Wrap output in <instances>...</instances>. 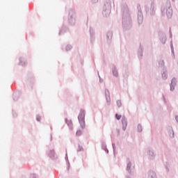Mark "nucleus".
I'll return each mask as SVG.
<instances>
[{
  "instance_id": "423d86ee",
  "label": "nucleus",
  "mask_w": 178,
  "mask_h": 178,
  "mask_svg": "<svg viewBox=\"0 0 178 178\" xmlns=\"http://www.w3.org/2000/svg\"><path fill=\"white\" fill-rule=\"evenodd\" d=\"M68 22L72 26L76 23V12L74 10L70 9L68 14Z\"/></svg>"
},
{
  "instance_id": "58836bf2",
  "label": "nucleus",
  "mask_w": 178,
  "mask_h": 178,
  "mask_svg": "<svg viewBox=\"0 0 178 178\" xmlns=\"http://www.w3.org/2000/svg\"><path fill=\"white\" fill-rule=\"evenodd\" d=\"M112 147H113V152L115 154V150L116 149V146L115 145V143H112Z\"/></svg>"
},
{
  "instance_id": "4be33fe9",
  "label": "nucleus",
  "mask_w": 178,
  "mask_h": 178,
  "mask_svg": "<svg viewBox=\"0 0 178 178\" xmlns=\"http://www.w3.org/2000/svg\"><path fill=\"white\" fill-rule=\"evenodd\" d=\"M19 65L20 66H26L27 65V62L26 61V60H24V58L22 57H20L19 58Z\"/></svg>"
},
{
  "instance_id": "4468645a",
  "label": "nucleus",
  "mask_w": 178,
  "mask_h": 178,
  "mask_svg": "<svg viewBox=\"0 0 178 178\" xmlns=\"http://www.w3.org/2000/svg\"><path fill=\"white\" fill-rule=\"evenodd\" d=\"M177 84V80L176 78H173L171 80V83H170V91H175V88L176 87Z\"/></svg>"
},
{
  "instance_id": "7ed1b4c3",
  "label": "nucleus",
  "mask_w": 178,
  "mask_h": 178,
  "mask_svg": "<svg viewBox=\"0 0 178 178\" xmlns=\"http://www.w3.org/2000/svg\"><path fill=\"white\" fill-rule=\"evenodd\" d=\"M111 9H112V1L111 0H106L102 10V15L104 17H109Z\"/></svg>"
},
{
  "instance_id": "2f4dec72",
  "label": "nucleus",
  "mask_w": 178,
  "mask_h": 178,
  "mask_svg": "<svg viewBox=\"0 0 178 178\" xmlns=\"http://www.w3.org/2000/svg\"><path fill=\"white\" fill-rule=\"evenodd\" d=\"M81 134H83V132L81 131V130H78L76 133V136H77V137H80Z\"/></svg>"
},
{
  "instance_id": "4c0bfd02",
  "label": "nucleus",
  "mask_w": 178,
  "mask_h": 178,
  "mask_svg": "<svg viewBox=\"0 0 178 178\" xmlns=\"http://www.w3.org/2000/svg\"><path fill=\"white\" fill-rule=\"evenodd\" d=\"M13 118H17V113L13 111Z\"/></svg>"
},
{
  "instance_id": "cd10ccee",
  "label": "nucleus",
  "mask_w": 178,
  "mask_h": 178,
  "mask_svg": "<svg viewBox=\"0 0 178 178\" xmlns=\"http://www.w3.org/2000/svg\"><path fill=\"white\" fill-rule=\"evenodd\" d=\"M116 105L118 108H121L122 106V100L119 99L116 101Z\"/></svg>"
},
{
  "instance_id": "9d476101",
  "label": "nucleus",
  "mask_w": 178,
  "mask_h": 178,
  "mask_svg": "<svg viewBox=\"0 0 178 178\" xmlns=\"http://www.w3.org/2000/svg\"><path fill=\"white\" fill-rule=\"evenodd\" d=\"M89 33L90 35V41L91 42H94L95 40V29L92 26H90Z\"/></svg>"
},
{
  "instance_id": "a18cd8bd",
  "label": "nucleus",
  "mask_w": 178,
  "mask_h": 178,
  "mask_svg": "<svg viewBox=\"0 0 178 178\" xmlns=\"http://www.w3.org/2000/svg\"><path fill=\"white\" fill-rule=\"evenodd\" d=\"M53 138H52V134H50V141H52Z\"/></svg>"
},
{
  "instance_id": "49530a36",
  "label": "nucleus",
  "mask_w": 178,
  "mask_h": 178,
  "mask_svg": "<svg viewBox=\"0 0 178 178\" xmlns=\"http://www.w3.org/2000/svg\"><path fill=\"white\" fill-rule=\"evenodd\" d=\"M175 120H176V122H178V115L175 116Z\"/></svg>"
},
{
  "instance_id": "8fccbe9b",
  "label": "nucleus",
  "mask_w": 178,
  "mask_h": 178,
  "mask_svg": "<svg viewBox=\"0 0 178 178\" xmlns=\"http://www.w3.org/2000/svg\"><path fill=\"white\" fill-rule=\"evenodd\" d=\"M175 0H172V1H174Z\"/></svg>"
},
{
  "instance_id": "72a5a7b5",
  "label": "nucleus",
  "mask_w": 178,
  "mask_h": 178,
  "mask_svg": "<svg viewBox=\"0 0 178 178\" xmlns=\"http://www.w3.org/2000/svg\"><path fill=\"white\" fill-rule=\"evenodd\" d=\"M115 118L117 119V120H120V119L122 118V115L116 113Z\"/></svg>"
},
{
  "instance_id": "473e14b6",
  "label": "nucleus",
  "mask_w": 178,
  "mask_h": 178,
  "mask_svg": "<svg viewBox=\"0 0 178 178\" xmlns=\"http://www.w3.org/2000/svg\"><path fill=\"white\" fill-rule=\"evenodd\" d=\"M165 170H166L167 173H169V168H170L169 164L166 163L165 165Z\"/></svg>"
},
{
  "instance_id": "ea45409f",
  "label": "nucleus",
  "mask_w": 178,
  "mask_h": 178,
  "mask_svg": "<svg viewBox=\"0 0 178 178\" xmlns=\"http://www.w3.org/2000/svg\"><path fill=\"white\" fill-rule=\"evenodd\" d=\"M116 131H117V133H118L117 136H120V129H116Z\"/></svg>"
},
{
  "instance_id": "f704fd0d",
  "label": "nucleus",
  "mask_w": 178,
  "mask_h": 178,
  "mask_svg": "<svg viewBox=\"0 0 178 178\" xmlns=\"http://www.w3.org/2000/svg\"><path fill=\"white\" fill-rule=\"evenodd\" d=\"M77 151L78 152H80V151H84V149L81 146H80V145H79Z\"/></svg>"
},
{
  "instance_id": "f8f14e48",
  "label": "nucleus",
  "mask_w": 178,
  "mask_h": 178,
  "mask_svg": "<svg viewBox=\"0 0 178 178\" xmlns=\"http://www.w3.org/2000/svg\"><path fill=\"white\" fill-rule=\"evenodd\" d=\"M47 155L50 159H56V152H55V149H49Z\"/></svg>"
},
{
  "instance_id": "6ab92c4d",
  "label": "nucleus",
  "mask_w": 178,
  "mask_h": 178,
  "mask_svg": "<svg viewBox=\"0 0 178 178\" xmlns=\"http://www.w3.org/2000/svg\"><path fill=\"white\" fill-rule=\"evenodd\" d=\"M163 80H166L168 79V70L165 69H163L161 73Z\"/></svg>"
},
{
  "instance_id": "ddd939ff",
  "label": "nucleus",
  "mask_w": 178,
  "mask_h": 178,
  "mask_svg": "<svg viewBox=\"0 0 178 178\" xmlns=\"http://www.w3.org/2000/svg\"><path fill=\"white\" fill-rule=\"evenodd\" d=\"M121 122L122 124V130L123 131H126V129H127V118L126 116H122Z\"/></svg>"
},
{
  "instance_id": "b1692460",
  "label": "nucleus",
  "mask_w": 178,
  "mask_h": 178,
  "mask_svg": "<svg viewBox=\"0 0 178 178\" xmlns=\"http://www.w3.org/2000/svg\"><path fill=\"white\" fill-rule=\"evenodd\" d=\"M147 178H157L156 173L154 171H149L148 172Z\"/></svg>"
},
{
  "instance_id": "aec40b11",
  "label": "nucleus",
  "mask_w": 178,
  "mask_h": 178,
  "mask_svg": "<svg viewBox=\"0 0 178 178\" xmlns=\"http://www.w3.org/2000/svg\"><path fill=\"white\" fill-rule=\"evenodd\" d=\"M21 93L19 91H16L13 93V99L17 101L20 98Z\"/></svg>"
},
{
  "instance_id": "f257e3e1",
  "label": "nucleus",
  "mask_w": 178,
  "mask_h": 178,
  "mask_svg": "<svg viewBox=\"0 0 178 178\" xmlns=\"http://www.w3.org/2000/svg\"><path fill=\"white\" fill-rule=\"evenodd\" d=\"M121 11L122 12V27L124 30H130L133 27V21L127 3H124L121 5Z\"/></svg>"
},
{
  "instance_id": "c03bdc74",
  "label": "nucleus",
  "mask_w": 178,
  "mask_h": 178,
  "mask_svg": "<svg viewBox=\"0 0 178 178\" xmlns=\"http://www.w3.org/2000/svg\"><path fill=\"white\" fill-rule=\"evenodd\" d=\"M98 76H99V82L102 83L103 81H102V79H101V76H99V74H98Z\"/></svg>"
},
{
  "instance_id": "5701e85b",
  "label": "nucleus",
  "mask_w": 178,
  "mask_h": 178,
  "mask_svg": "<svg viewBox=\"0 0 178 178\" xmlns=\"http://www.w3.org/2000/svg\"><path fill=\"white\" fill-rule=\"evenodd\" d=\"M168 134L170 138H175V131H173V129L172 127L169 128Z\"/></svg>"
},
{
  "instance_id": "2eb2a0df",
  "label": "nucleus",
  "mask_w": 178,
  "mask_h": 178,
  "mask_svg": "<svg viewBox=\"0 0 178 178\" xmlns=\"http://www.w3.org/2000/svg\"><path fill=\"white\" fill-rule=\"evenodd\" d=\"M111 70L114 77H119V72L118 71V67H116V65H113Z\"/></svg>"
},
{
  "instance_id": "09e8293b",
  "label": "nucleus",
  "mask_w": 178,
  "mask_h": 178,
  "mask_svg": "<svg viewBox=\"0 0 178 178\" xmlns=\"http://www.w3.org/2000/svg\"><path fill=\"white\" fill-rule=\"evenodd\" d=\"M126 178H131V177H130V176L127 175V176H126Z\"/></svg>"
},
{
  "instance_id": "f03ea898",
  "label": "nucleus",
  "mask_w": 178,
  "mask_h": 178,
  "mask_svg": "<svg viewBox=\"0 0 178 178\" xmlns=\"http://www.w3.org/2000/svg\"><path fill=\"white\" fill-rule=\"evenodd\" d=\"M161 10L162 16H166L168 19H172V16H173V10L172 9L170 1H167L163 3Z\"/></svg>"
},
{
  "instance_id": "de8ad7c7",
  "label": "nucleus",
  "mask_w": 178,
  "mask_h": 178,
  "mask_svg": "<svg viewBox=\"0 0 178 178\" xmlns=\"http://www.w3.org/2000/svg\"><path fill=\"white\" fill-rule=\"evenodd\" d=\"M170 38H172V32L170 31Z\"/></svg>"
},
{
  "instance_id": "9b49d317",
  "label": "nucleus",
  "mask_w": 178,
  "mask_h": 178,
  "mask_svg": "<svg viewBox=\"0 0 178 178\" xmlns=\"http://www.w3.org/2000/svg\"><path fill=\"white\" fill-rule=\"evenodd\" d=\"M104 94L106 97L107 106H109L111 105V93L109 92V90L105 89Z\"/></svg>"
},
{
  "instance_id": "39448f33",
  "label": "nucleus",
  "mask_w": 178,
  "mask_h": 178,
  "mask_svg": "<svg viewBox=\"0 0 178 178\" xmlns=\"http://www.w3.org/2000/svg\"><path fill=\"white\" fill-rule=\"evenodd\" d=\"M137 22L139 26L144 22V15L143 14V11L141 10V5L140 3L137 4Z\"/></svg>"
},
{
  "instance_id": "a19ab883",
  "label": "nucleus",
  "mask_w": 178,
  "mask_h": 178,
  "mask_svg": "<svg viewBox=\"0 0 178 178\" xmlns=\"http://www.w3.org/2000/svg\"><path fill=\"white\" fill-rule=\"evenodd\" d=\"M92 3H98V0H91Z\"/></svg>"
},
{
  "instance_id": "c85d7f7f",
  "label": "nucleus",
  "mask_w": 178,
  "mask_h": 178,
  "mask_svg": "<svg viewBox=\"0 0 178 178\" xmlns=\"http://www.w3.org/2000/svg\"><path fill=\"white\" fill-rule=\"evenodd\" d=\"M170 47H171V52H172V54L173 55V58H175V50L173 49V44L172 43V42L170 43Z\"/></svg>"
},
{
  "instance_id": "20e7f679",
  "label": "nucleus",
  "mask_w": 178,
  "mask_h": 178,
  "mask_svg": "<svg viewBox=\"0 0 178 178\" xmlns=\"http://www.w3.org/2000/svg\"><path fill=\"white\" fill-rule=\"evenodd\" d=\"M78 120L80 127L83 129H86V110L81 109L78 115Z\"/></svg>"
},
{
  "instance_id": "a878e982",
  "label": "nucleus",
  "mask_w": 178,
  "mask_h": 178,
  "mask_svg": "<svg viewBox=\"0 0 178 178\" xmlns=\"http://www.w3.org/2000/svg\"><path fill=\"white\" fill-rule=\"evenodd\" d=\"M65 161L67 163V169L69 170L70 168V163H69V158L67 157V153L65 154Z\"/></svg>"
},
{
  "instance_id": "bb28decb",
  "label": "nucleus",
  "mask_w": 178,
  "mask_h": 178,
  "mask_svg": "<svg viewBox=\"0 0 178 178\" xmlns=\"http://www.w3.org/2000/svg\"><path fill=\"white\" fill-rule=\"evenodd\" d=\"M137 130L138 133H141V131H143V126H141L140 124H138Z\"/></svg>"
},
{
  "instance_id": "79ce46f5",
  "label": "nucleus",
  "mask_w": 178,
  "mask_h": 178,
  "mask_svg": "<svg viewBox=\"0 0 178 178\" xmlns=\"http://www.w3.org/2000/svg\"><path fill=\"white\" fill-rule=\"evenodd\" d=\"M31 178H38V177H37L36 175L33 174V175H31Z\"/></svg>"
},
{
  "instance_id": "412c9836",
  "label": "nucleus",
  "mask_w": 178,
  "mask_h": 178,
  "mask_svg": "<svg viewBox=\"0 0 178 178\" xmlns=\"http://www.w3.org/2000/svg\"><path fill=\"white\" fill-rule=\"evenodd\" d=\"M159 67H161V69H166L165 67V60L163 59H161L159 60Z\"/></svg>"
},
{
  "instance_id": "1a4fd4ad",
  "label": "nucleus",
  "mask_w": 178,
  "mask_h": 178,
  "mask_svg": "<svg viewBox=\"0 0 178 178\" xmlns=\"http://www.w3.org/2000/svg\"><path fill=\"white\" fill-rule=\"evenodd\" d=\"M147 158L149 159H151L152 161H154V159H155V156H156V154H155V151L151 148H148L147 149Z\"/></svg>"
},
{
  "instance_id": "dca6fc26",
  "label": "nucleus",
  "mask_w": 178,
  "mask_h": 178,
  "mask_svg": "<svg viewBox=\"0 0 178 178\" xmlns=\"http://www.w3.org/2000/svg\"><path fill=\"white\" fill-rule=\"evenodd\" d=\"M113 35V32L109 31L106 33V41L108 44H111V41H112V37Z\"/></svg>"
},
{
  "instance_id": "c9c22d12",
  "label": "nucleus",
  "mask_w": 178,
  "mask_h": 178,
  "mask_svg": "<svg viewBox=\"0 0 178 178\" xmlns=\"http://www.w3.org/2000/svg\"><path fill=\"white\" fill-rule=\"evenodd\" d=\"M102 149H105L106 148V143H102Z\"/></svg>"
},
{
  "instance_id": "7c9ffc66",
  "label": "nucleus",
  "mask_w": 178,
  "mask_h": 178,
  "mask_svg": "<svg viewBox=\"0 0 178 178\" xmlns=\"http://www.w3.org/2000/svg\"><path fill=\"white\" fill-rule=\"evenodd\" d=\"M72 47L70 44H67L65 47V51H70V49H72Z\"/></svg>"
},
{
  "instance_id": "e433bc0d",
  "label": "nucleus",
  "mask_w": 178,
  "mask_h": 178,
  "mask_svg": "<svg viewBox=\"0 0 178 178\" xmlns=\"http://www.w3.org/2000/svg\"><path fill=\"white\" fill-rule=\"evenodd\" d=\"M36 120H37V122H41V117H40V115H37L36 116Z\"/></svg>"
},
{
  "instance_id": "393cba45",
  "label": "nucleus",
  "mask_w": 178,
  "mask_h": 178,
  "mask_svg": "<svg viewBox=\"0 0 178 178\" xmlns=\"http://www.w3.org/2000/svg\"><path fill=\"white\" fill-rule=\"evenodd\" d=\"M65 123L70 129H73V122H72V120H67V118H65Z\"/></svg>"
},
{
  "instance_id": "a211bd4d",
  "label": "nucleus",
  "mask_w": 178,
  "mask_h": 178,
  "mask_svg": "<svg viewBox=\"0 0 178 178\" xmlns=\"http://www.w3.org/2000/svg\"><path fill=\"white\" fill-rule=\"evenodd\" d=\"M166 35L163 33L160 35V41L163 44V45H165L166 44Z\"/></svg>"
},
{
  "instance_id": "0eeeda50",
  "label": "nucleus",
  "mask_w": 178,
  "mask_h": 178,
  "mask_svg": "<svg viewBox=\"0 0 178 178\" xmlns=\"http://www.w3.org/2000/svg\"><path fill=\"white\" fill-rule=\"evenodd\" d=\"M145 10L146 13H148L149 12L151 16H154V15H155V3L154 1H152L150 8L147 5H145Z\"/></svg>"
},
{
  "instance_id": "c756f323",
  "label": "nucleus",
  "mask_w": 178,
  "mask_h": 178,
  "mask_svg": "<svg viewBox=\"0 0 178 178\" xmlns=\"http://www.w3.org/2000/svg\"><path fill=\"white\" fill-rule=\"evenodd\" d=\"M66 30H67L66 27H63V29L59 32V35H62V33H65V31H66Z\"/></svg>"
},
{
  "instance_id": "37998d69",
  "label": "nucleus",
  "mask_w": 178,
  "mask_h": 178,
  "mask_svg": "<svg viewBox=\"0 0 178 178\" xmlns=\"http://www.w3.org/2000/svg\"><path fill=\"white\" fill-rule=\"evenodd\" d=\"M104 151H105L106 154H109V150H108V148L106 147V149H104Z\"/></svg>"
},
{
  "instance_id": "f3484780",
  "label": "nucleus",
  "mask_w": 178,
  "mask_h": 178,
  "mask_svg": "<svg viewBox=\"0 0 178 178\" xmlns=\"http://www.w3.org/2000/svg\"><path fill=\"white\" fill-rule=\"evenodd\" d=\"M144 51V47H143V46H141V44H140L139 49L138 50V57L139 59H142L143 58V52Z\"/></svg>"
},
{
  "instance_id": "6e6552de",
  "label": "nucleus",
  "mask_w": 178,
  "mask_h": 178,
  "mask_svg": "<svg viewBox=\"0 0 178 178\" xmlns=\"http://www.w3.org/2000/svg\"><path fill=\"white\" fill-rule=\"evenodd\" d=\"M126 170L130 176H133V175H134V165H133V163L130 160H128L127 163Z\"/></svg>"
}]
</instances>
